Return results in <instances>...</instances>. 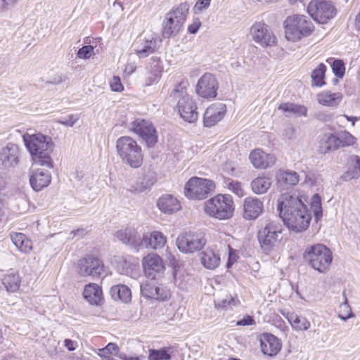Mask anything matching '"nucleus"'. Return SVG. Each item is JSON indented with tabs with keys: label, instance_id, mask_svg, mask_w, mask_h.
<instances>
[{
	"label": "nucleus",
	"instance_id": "obj_7",
	"mask_svg": "<svg viewBox=\"0 0 360 360\" xmlns=\"http://www.w3.org/2000/svg\"><path fill=\"white\" fill-rule=\"evenodd\" d=\"M187 81H181L176 84L171 93V96L178 99L177 110L180 116L189 123H193L198 120L197 107L193 98L188 94Z\"/></svg>",
	"mask_w": 360,
	"mask_h": 360
},
{
	"label": "nucleus",
	"instance_id": "obj_20",
	"mask_svg": "<svg viewBox=\"0 0 360 360\" xmlns=\"http://www.w3.org/2000/svg\"><path fill=\"white\" fill-rule=\"evenodd\" d=\"M51 182V173L45 169L32 168L30 171V184L35 191H40Z\"/></svg>",
	"mask_w": 360,
	"mask_h": 360
},
{
	"label": "nucleus",
	"instance_id": "obj_26",
	"mask_svg": "<svg viewBox=\"0 0 360 360\" xmlns=\"http://www.w3.org/2000/svg\"><path fill=\"white\" fill-rule=\"evenodd\" d=\"M260 344L262 352L265 355L274 356L281 350L280 340L271 333H264L261 336Z\"/></svg>",
	"mask_w": 360,
	"mask_h": 360
},
{
	"label": "nucleus",
	"instance_id": "obj_48",
	"mask_svg": "<svg viewBox=\"0 0 360 360\" xmlns=\"http://www.w3.org/2000/svg\"><path fill=\"white\" fill-rule=\"evenodd\" d=\"M343 296L345 297V301L340 305L338 317L342 321H347V319L352 318L354 316V314L352 312L351 307L348 304L347 299L345 296V292H343Z\"/></svg>",
	"mask_w": 360,
	"mask_h": 360
},
{
	"label": "nucleus",
	"instance_id": "obj_11",
	"mask_svg": "<svg viewBox=\"0 0 360 360\" xmlns=\"http://www.w3.org/2000/svg\"><path fill=\"white\" fill-rule=\"evenodd\" d=\"M307 12L314 21L326 24L335 16L337 10L330 1L312 0L308 4Z\"/></svg>",
	"mask_w": 360,
	"mask_h": 360
},
{
	"label": "nucleus",
	"instance_id": "obj_2",
	"mask_svg": "<svg viewBox=\"0 0 360 360\" xmlns=\"http://www.w3.org/2000/svg\"><path fill=\"white\" fill-rule=\"evenodd\" d=\"M22 139L27 150L36 164L49 168L53 167L51 153L53 150L54 145L50 136L41 133L25 134Z\"/></svg>",
	"mask_w": 360,
	"mask_h": 360
},
{
	"label": "nucleus",
	"instance_id": "obj_35",
	"mask_svg": "<svg viewBox=\"0 0 360 360\" xmlns=\"http://www.w3.org/2000/svg\"><path fill=\"white\" fill-rule=\"evenodd\" d=\"M360 176V158L357 155H352L348 161V169L343 174L342 179L349 181L358 179Z\"/></svg>",
	"mask_w": 360,
	"mask_h": 360
},
{
	"label": "nucleus",
	"instance_id": "obj_16",
	"mask_svg": "<svg viewBox=\"0 0 360 360\" xmlns=\"http://www.w3.org/2000/svg\"><path fill=\"white\" fill-rule=\"evenodd\" d=\"M115 238L122 243L139 252L143 249V234H140L135 229L127 228L115 232Z\"/></svg>",
	"mask_w": 360,
	"mask_h": 360
},
{
	"label": "nucleus",
	"instance_id": "obj_34",
	"mask_svg": "<svg viewBox=\"0 0 360 360\" xmlns=\"http://www.w3.org/2000/svg\"><path fill=\"white\" fill-rule=\"evenodd\" d=\"M278 110L282 111L286 117L307 116V112L305 106L293 103H283L278 105Z\"/></svg>",
	"mask_w": 360,
	"mask_h": 360
},
{
	"label": "nucleus",
	"instance_id": "obj_10",
	"mask_svg": "<svg viewBox=\"0 0 360 360\" xmlns=\"http://www.w3.org/2000/svg\"><path fill=\"white\" fill-rule=\"evenodd\" d=\"M215 189L213 181L193 176L185 185V196L190 200H200L207 197L208 194Z\"/></svg>",
	"mask_w": 360,
	"mask_h": 360
},
{
	"label": "nucleus",
	"instance_id": "obj_33",
	"mask_svg": "<svg viewBox=\"0 0 360 360\" xmlns=\"http://www.w3.org/2000/svg\"><path fill=\"white\" fill-rule=\"evenodd\" d=\"M10 236L13 243L21 252L27 254L32 250V243L25 234L12 233Z\"/></svg>",
	"mask_w": 360,
	"mask_h": 360
},
{
	"label": "nucleus",
	"instance_id": "obj_45",
	"mask_svg": "<svg viewBox=\"0 0 360 360\" xmlns=\"http://www.w3.org/2000/svg\"><path fill=\"white\" fill-rule=\"evenodd\" d=\"M226 187L229 191L234 193L239 198L245 195V189L240 182L233 179H227L225 182Z\"/></svg>",
	"mask_w": 360,
	"mask_h": 360
},
{
	"label": "nucleus",
	"instance_id": "obj_22",
	"mask_svg": "<svg viewBox=\"0 0 360 360\" xmlns=\"http://www.w3.org/2000/svg\"><path fill=\"white\" fill-rule=\"evenodd\" d=\"M264 211V202L260 199L249 196L243 201V217L253 220L259 217Z\"/></svg>",
	"mask_w": 360,
	"mask_h": 360
},
{
	"label": "nucleus",
	"instance_id": "obj_27",
	"mask_svg": "<svg viewBox=\"0 0 360 360\" xmlns=\"http://www.w3.org/2000/svg\"><path fill=\"white\" fill-rule=\"evenodd\" d=\"M157 205L165 214H172L181 209V205L178 199L169 194L162 195L158 199Z\"/></svg>",
	"mask_w": 360,
	"mask_h": 360
},
{
	"label": "nucleus",
	"instance_id": "obj_51",
	"mask_svg": "<svg viewBox=\"0 0 360 360\" xmlns=\"http://www.w3.org/2000/svg\"><path fill=\"white\" fill-rule=\"evenodd\" d=\"M79 120L78 115H69L65 117L57 120V122L66 127H72Z\"/></svg>",
	"mask_w": 360,
	"mask_h": 360
},
{
	"label": "nucleus",
	"instance_id": "obj_14",
	"mask_svg": "<svg viewBox=\"0 0 360 360\" xmlns=\"http://www.w3.org/2000/svg\"><path fill=\"white\" fill-rule=\"evenodd\" d=\"M130 129L141 137L149 147L158 141L156 131L148 120L136 119L131 122Z\"/></svg>",
	"mask_w": 360,
	"mask_h": 360
},
{
	"label": "nucleus",
	"instance_id": "obj_25",
	"mask_svg": "<svg viewBox=\"0 0 360 360\" xmlns=\"http://www.w3.org/2000/svg\"><path fill=\"white\" fill-rule=\"evenodd\" d=\"M167 243V237L160 231H154L143 233V248L160 250Z\"/></svg>",
	"mask_w": 360,
	"mask_h": 360
},
{
	"label": "nucleus",
	"instance_id": "obj_1",
	"mask_svg": "<svg viewBox=\"0 0 360 360\" xmlns=\"http://www.w3.org/2000/svg\"><path fill=\"white\" fill-rule=\"evenodd\" d=\"M277 210L289 230L300 233L309 226L311 214L302 200L295 193L281 194L277 200Z\"/></svg>",
	"mask_w": 360,
	"mask_h": 360
},
{
	"label": "nucleus",
	"instance_id": "obj_21",
	"mask_svg": "<svg viewBox=\"0 0 360 360\" xmlns=\"http://www.w3.org/2000/svg\"><path fill=\"white\" fill-rule=\"evenodd\" d=\"M249 160L255 168L261 169L271 167L276 162V158L274 155L266 153L259 148L255 149L250 153Z\"/></svg>",
	"mask_w": 360,
	"mask_h": 360
},
{
	"label": "nucleus",
	"instance_id": "obj_38",
	"mask_svg": "<svg viewBox=\"0 0 360 360\" xmlns=\"http://www.w3.org/2000/svg\"><path fill=\"white\" fill-rule=\"evenodd\" d=\"M318 102L323 105L335 107L342 101V96L339 93L323 91L317 95Z\"/></svg>",
	"mask_w": 360,
	"mask_h": 360
},
{
	"label": "nucleus",
	"instance_id": "obj_17",
	"mask_svg": "<svg viewBox=\"0 0 360 360\" xmlns=\"http://www.w3.org/2000/svg\"><path fill=\"white\" fill-rule=\"evenodd\" d=\"M217 89L218 84L214 77L212 74L206 73L199 79L196 93L202 98H214Z\"/></svg>",
	"mask_w": 360,
	"mask_h": 360
},
{
	"label": "nucleus",
	"instance_id": "obj_5",
	"mask_svg": "<svg viewBox=\"0 0 360 360\" xmlns=\"http://www.w3.org/2000/svg\"><path fill=\"white\" fill-rule=\"evenodd\" d=\"M303 258L312 269L321 274H326L330 269L333 254L326 245L317 243L305 248Z\"/></svg>",
	"mask_w": 360,
	"mask_h": 360
},
{
	"label": "nucleus",
	"instance_id": "obj_12",
	"mask_svg": "<svg viewBox=\"0 0 360 360\" xmlns=\"http://www.w3.org/2000/svg\"><path fill=\"white\" fill-rule=\"evenodd\" d=\"M176 244L181 252L193 253L205 245L206 239L200 232L183 233L177 237Z\"/></svg>",
	"mask_w": 360,
	"mask_h": 360
},
{
	"label": "nucleus",
	"instance_id": "obj_24",
	"mask_svg": "<svg viewBox=\"0 0 360 360\" xmlns=\"http://www.w3.org/2000/svg\"><path fill=\"white\" fill-rule=\"evenodd\" d=\"M226 112L225 104L219 103L211 105L204 114V124L205 127H212L221 120Z\"/></svg>",
	"mask_w": 360,
	"mask_h": 360
},
{
	"label": "nucleus",
	"instance_id": "obj_30",
	"mask_svg": "<svg viewBox=\"0 0 360 360\" xmlns=\"http://www.w3.org/2000/svg\"><path fill=\"white\" fill-rule=\"evenodd\" d=\"M272 182V178L269 176L264 174L258 176L250 183L252 191L257 195L264 194L271 188Z\"/></svg>",
	"mask_w": 360,
	"mask_h": 360
},
{
	"label": "nucleus",
	"instance_id": "obj_15",
	"mask_svg": "<svg viewBox=\"0 0 360 360\" xmlns=\"http://www.w3.org/2000/svg\"><path fill=\"white\" fill-rule=\"evenodd\" d=\"M141 294L146 297L158 300H167L171 296L169 289L154 281H146L141 285Z\"/></svg>",
	"mask_w": 360,
	"mask_h": 360
},
{
	"label": "nucleus",
	"instance_id": "obj_31",
	"mask_svg": "<svg viewBox=\"0 0 360 360\" xmlns=\"http://www.w3.org/2000/svg\"><path fill=\"white\" fill-rule=\"evenodd\" d=\"M137 43L135 49V53L139 58H143L153 53L156 49V39L152 35L146 38L145 40L140 44Z\"/></svg>",
	"mask_w": 360,
	"mask_h": 360
},
{
	"label": "nucleus",
	"instance_id": "obj_43",
	"mask_svg": "<svg viewBox=\"0 0 360 360\" xmlns=\"http://www.w3.org/2000/svg\"><path fill=\"white\" fill-rule=\"evenodd\" d=\"M174 353V348L163 347L160 349H150L148 360H170Z\"/></svg>",
	"mask_w": 360,
	"mask_h": 360
},
{
	"label": "nucleus",
	"instance_id": "obj_50",
	"mask_svg": "<svg viewBox=\"0 0 360 360\" xmlns=\"http://www.w3.org/2000/svg\"><path fill=\"white\" fill-rule=\"evenodd\" d=\"M94 53V47L91 45L84 46L80 48L77 56L80 59H89Z\"/></svg>",
	"mask_w": 360,
	"mask_h": 360
},
{
	"label": "nucleus",
	"instance_id": "obj_53",
	"mask_svg": "<svg viewBox=\"0 0 360 360\" xmlns=\"http://www.w3.org/2000/svg\"><path fill=\"white\" fill-rule=\"evenodd\" d=\"M110 89L113 91L120 92L124 89L123 85L121 83L120 78L117 76H114L110 80Z\"/></svg>",
	"mask_w": 360,
	"mask_h": 360
},
{
	"label": "nucleus",
	"instance_id": "obj_6",
	"mask_svg": "<svg viewBox=\"0 0 360 360\" xmlns=\"http://www.w3.org/2000/svg\"><path fill=\"white\" fill-rule=\"evenodd\" d=\"M203 210L210 217L226 220L233 215L234 202L230 195L217 194L204 202Z\"/></svg>",
	"mask_w": 360,
	"mask_h": 360
},
{
	"label": "nucleus",
	"instance_id": "obj_60",
	"mask_svg": "<svg viewBox=\"0 0 360 360\" xmlns=\"http://www.w3.org/2000/svg\"><path fill=\"white\" fill-rule=\"evenodd\" d=\"M64 344L69 351H73L76 348V342L70 339H65Z\"/></svg>",
	"mask_w": 360,
	"mask_h": 360
},
{
	"label": "nucleus",
	"instance_id": "obj_46",
	"mask_svg": "<svg viewBox=\"0 0 360 360\" xmlns=\"http://www.w3.org/2000/svg\"><path fill=\"white\" fill-rule=\"evenodd\" d=\"M338 139L339 148L352 146L356 142V138L347 131H342L336 134Z\"/></svg>",
	"mask_w": 360,
	"mask_h": 360
},
{
	"label": "nucleus",
	"instance_id": "obj_23",
	"mask_svg": "<svg viewBox=\"0 0 360 360\" xmlns=\"http://www.w3.org/2000/svg\"><path fill=\"white\" fill-rule=\"evenodd\" d=\"M142 266L145 274L152 279L155 278L156 273H161L165 270L162 259L154 253L148 254L142 260Z\"/></svg>",
	"mask_w": 360,
	"mask_h": 360
},
{
	"label": "nucleus",
	"instance_id": "obj_44",
	"mask_svg": "<svg viewBox=\"0 0 360 360\" xmlns=\"http://www.w3.org/2000/svg\"><path fill=\"white\" fill-rule=\"evenodd\" d=\"M326 71V66L320 63L316 68L311 72V83L312 86H322L325 84L324 77Z\"/></svg>",
	"mask_w": 360,
	"mask_h": 360
},
{
	"label": "nucleus",
	"instance_id": "obj_41",
	"mask_svg": "<svg viewBox=\"0 0 360 360\" xmlns=\"http://www.w3.org/2000/svg\"><path fill=\"white\" fill-rule=\"evenodd\" d=\"M288 320L290 322L292 328L297 331L307 330L311 326L310 322L304 316L291 314L288 316Z\"/></svg>",
	"mask_w": 360,
	"mask_h": 360
},
{
	"label": "nucleus",
	"instance_id": "obj_59",
	"mask_svg": "<svg viewBox=\"0 0 360 360\" xmlns=\"http://www.w3.org/2000/svg\"><path fill=\"white\" fill-rule=\"evenodd\" d=\"M224 171L229 174L234 175L236 168L231 162H226L224 167Z\"/></svg>",
	"mask_w": 360,
	"mask_h": 360
},
{
	"label": "nucleus",
	"instance_id": "obj_29",
	"mask_svg": "<svg viewBox=\"0 0 360 360\" xmlns=\"http://www.w3.org/2000/svg\"><path fill=\"white\" fill-rule=\"evenodd\" d=\"M148 76L146 79L147 85L157 82L161 77L163 68L160 58H152L147 68Z\"/></svg>",
	"mask_w": 360,
	"mask_h": 360
},
{
	"label": "nucleus",
	"instance_id": "obj_40",
	"mask_svg": "<svg viewBox=\"0 0 360 360\" xmlns=\"http://www.w3.org/2000/svg\"><path fill=\"white\" fill-rule=\"evenodd\" d=\"M276 178L277 181L290 186H295L300 181L299 175L294 171H285L280 169L276 172Z\"/></svg>",
	"mask_w": 360,
	"mask_h": 360
},
{
	"label": "nucleus",
	"instance_id": "obj_52",
	"mask_svg": "<svg viewBox=\"0 0 360 360\" xmlns=\"http://www.w3.org/2000/svg\"><path fill=\"white\" fill-rule=\"evenodd\" d=\"M211 0H198L193 6L195 13H201L203 11L207 9L210 6Z\"/></svg>",
	"mask_w": 360,
	"mask_h": 360
},
{
	"label": "nucleus",
	"instance_id": "obj_28",
	"mask_svg": "<svg viewBox=\"0 0 360 360\" xmlns=\"http://www.w3.org/2000/svg\"><path fill=\"white\" fill-rule=\"evenodd\" d=\"M84 297L93 305H100L103 302L101 288L96 283L86 285L83 292Z\"/></svg>",
	"mask_w": 360,
	"mask_h": 360
},
{
	"label": "nucleus",
	"instance_id": "obj_39",
	"mask_svg": "<svg viewBox=\"0 0 360 360\" xmlns=\"http://www.w3.org/2000/svg\"><path fill=\"white\" fill-rule=\"evenodd\" d=\"M2 282L7 291L13 292L19 289L20 278L16 272L11 270L4 275Z\"/></svg>",
	"mask_w": 360,
	"mask_h": 360
},
{
	"label": "nucleus",
	"instance_id": "obj_64",
	"mask_svg": "<svg viewBox=\"0 0 360 360\" xmlns=\"http://www.w3.org/2000/svg\"><path fill=\"white\" fill-rule=\"evenodd\" d=\"M166 257L170 262L175 260L174 256L170 252L167 251V250H166Z\"/></svg>",
	"mask_w": 360,
	"mask_h": 360
},
{
	"label": "nucleus",
	"instance_id": "obj_47",
	"mask_svg": "<svg viewBox=\"0 0 360 360\" xmlns=\"http://www.w3.org/2000/svg\"><path fill=\"white\" fill-rule=\"evenodd\" d=\"M310 207L314 212L316 220L318 221L322 217L323 215L321 199L319 194H314L311 197Z\"/></svg>",
	"mask_w": 360,
	"mask_h": 360
},
{
	"label": "nucleus",
	"instance_id": "obj_36",
	"mask_svg": "<svg viewBox=\"0 0 360 360\" xmlns=\"http://www.w3.org/2000/svg\"><path fill=\"white\" fill-rule=\"evenodd\" d=\"M200 261L205 268L214 269L219 265L220 257L212 249H206L201 253Z\"/></svg>",
	"mask_w": 360,
	"mask_h": 360
},
{
	"label": "nucleus",
	"instance_id": "obj_3",
	"mask_svg": "<svg viewBox=\"0 0 360 360\" xmlns=\"http://www.w3.org/2000/svg\"><path fill=\"white\" fill-rule=\"evenodd\" d=\"M283 27L285 39L293 42L309 37L315 29L309 17L300 14L288 16L283 22Z\"/></svg>",
	"mask_w": 360,
	"mask_h": 360
},
{
	"label": "nucleus",
	"instance_id": "obj_13",
	"mask_svg": "<svg viewBox=\"0 0 360 360\" xmlns=\"http://www.w3.org/2000/svg\"><path fill=\"white\" fill-rule=\"evenodd\" d=\"M251 39L262 47L274 46L277 39L268 25L263 21L255 22L250 28Z\"/></svg>",
	"mask_w": 360,
	"mask_h": 360
},
{
	"label": "nucleus",
	"instance_id": "obj_61",
	"mask_svg": "<svg viewBox=\"0 0 360 360\" xmlns=\"http://www.w3.org/2000/svg\"><path fill=\"white\" fill-rule=\"evenodd\" d=\"M122 262L124 263V266L122 273V274H128V269L131 268V265L133 263H131L130 262H127L125 258L120 259V262Z\"/></svg>",
	"mask_w": 360,
	"mask_h": 360
},
{
	"label": "nucleus",
	"instance_id": "obj_63",
	"mask_svg": "<svg viewBox=\"0 0 360 360\" xmlns=\"http://www.w3.org/2000/svg\"><path fill=\"white\" fill-rule=\"evenodd\" d=\"M294 135H295V129L293 128H289L286 131V136H288L289 139L293 138Z\"/></svg>",
	"mask_w": 360,
	"mask_h": 360
},
{
	"label": "nucleus",
	"instance_id": "obj_19",
	"mask_svg": "<svg viewBox=\"0 0 360 360\" xmlns=\"http://www.w3.org/2000/svg\"><path fill=\"white\" fill-rule=\"evenodd\" d=\"M20 150L17 145L8 143L0 150V167L11 168L19 163Z\"/></svg>",
	"mask_w": 360,
	"mask_h": 360
},
{
	"label": "nucleus",
	"instance_id": "obj_62",
	"mask_svg": "<svg viewBox=\"0 0 360 360\" xmlns=\"http://www.w3.org/2000/svg\"><path fill=\"white\" fill-rule=\"evenodd\" d=\"M120 359L122 360H143L144 356L142 355L137 356H128L125 354H123L120 355Z\"/></svg>",
	"mask_w": 360,
	"mask_h": 360
},
{
	"label": "nucleus",
	"instance_id": "obj_56",
	"mask_svg": "<svg viewBox=\"0 0 360 360\" xmlns=\"http://www.w3.org/2000/svg\"><path fill=\"white\" fill-rule=\"evenodd\" d=\"M255 323V321L254 319L249 315H246L243 319L238 320L236 322V326H252Z\"/></svg>",
	"mask_w": 360,
	"mask_h": 360
},
{
	"label": "nucleus",
	"instance_id": "obj_57",
	"mask_svg": "<svg viewBox=\"0 0 360 360\" xmlns=\"http://www.w3.org/2000/svg\"><path fill=\"white\" fill-rule=\"evenodd\" d=\"M201 26V22L199 18L193 19L191 24H190L188 27V31L191 34H195L198 31L200 27Z\"/></svg>",
	"mask_w": 360,
	"mask_h": 360
},
{
	"label": "nucleus",
	"instance_id": "obj_42",
	"mask_svg": "<svg viewBox=\"0 0 360 360\" xmlns=\"http://www.w3.org/2000/svg\"><path fill=\"white\" fill-rule=\"evenodd\" d=\"M239 302L236 296L231 295H225L220 297H217L214 300V306L218 309L226 310L232 309L233 307L238 304Z\"/></svg>",
	"mask_w": 360,
	"mask_h": 360
},
{
	"label": "nucleus",
	"instance_id": "obj_54",
	"mask_svg": "<svg viewBox=\"0 0 360 360\" xmlns=\"http://www.w3.org/2000/svg\"><path fill=\"white\" fill-rule=\"evenodd\" d=\"M119 347L116 344L109 343L105 347L99 350L98 354H104L105 356H109L108 354H115L118 352Z\"/></svg>",
	"mask_w": 360,
	"mask_h": 360
},
{
	"label": "nucleus",
	"instance_id": "obj_32",
	"mask_svg": "<svg viewBox=\"0 0 360 360\" xmlns=\"http://www.w3.org/2000/svg\"><path fill=\"white\" fill-rule=\"evenodd\" d=\"M112 298L115 301L123 303H129L131 300V292L130 288L125 285H115L110 291Z\"/></svg>",
	"mask_w": 360,
	"mask_h": 360
},
{
	"label": "nucleus",
	"instance_id": "obj_4",
	"mask_svg": "<svg viewBox=\"0 0 360 360\" xmlns=\"http://www.w3.org/2000/svg\"><path fill=\"white\" fill-rule=\"evenodd\" d=\"M116 151L122 163L131 168H139L143 164V155L141 147L136 140L123 136L116 141Z\"/></svg>",
	"mask_w": 360,
	"mask_h": 360
},
{
	"label": "nucleus",
	"instance_id": "obj_49",
	"mask_svg": "<svg viewBox=\"0 0 360 360\" xmlns=\"http://www.w3.org/2000/svg\"><path fill=\"white\" fill-rule=\"evenodd\" d=\"M332 69L336 77L341 78L344 76L345 68L342 60H335L332 65Z\"/></svg>",
	"mask_w": 360,
	"mask_h": 360
},
{
	"label": "nucleus",
	"instance_id": "obj_58",
	"mask_svg": "<svg viewBox=\"0 0 360 360\" xmlns=\"http://www.w3.org/2000/svg\"><path fill=\"white\" fill-rule=\"evenodd\" d=\"M146 187L145 186H143V184L136 185V186L131 185L129 188V191L133 193H140L144 192L146 191Z\"/></svg>",
	"mask_w": 360,
	"mask_h": 360
},
{
	"label": "nucleus",
	"instance_id": "obj_9",
	"mask_svg": "<svg viewBox=\"0 0 360 360\" xmlns=\"http://www.w3.org/2000/svg\"><path fill=\"white\" fill-rule=\"evenodd\" d=\"M283 226L278 222L271 221L258 232V240L262 249L269 253L278 247L282 240Z\"/></svg>",
	"mask_w": 360,
	"mask_h": 360
},
{
	"label": "nucleus",
	"instance_id": "obj_8",
	"mask_svg": "<svg viewBox=\"0 0 360 360\" xmlns=\"http://www.w3.org/2000/svg\"><path fill=\"white\" fill-rule=\"evenodd\" d=\"M189 8L188 4L182 3L166 14L162 23L163 37H174L181 31L188 14Z\"/></svg>",
	"mask_w": 360,
	"mask_h": 360
},
{
	"label": "nucleus",
	"instance_id": "obj_37",
	"mask_svg": "<svg viewBox=\"0 0 360 360\" xmlns=\"http://www.w3.org/2000/svg\"><path fill=\"white\" fill-rule=\"evenodd\" d=\"M337 135L334 134H324L320 141L319 150L321 153L326 154L331 150H338L339 148Z\"/></svg>",
	"mask_w": 360,
	"mask_h": 360
},
{
	"label": "nucleus",
	"instance_id": "obj_55",
	"mask_svg": "<svg viewBox=\"0 0 360 360\" xmlns=\"http://www.w3.org/2000/svg\"><path fill=\"white\" fill-rule=\"evenodd\" d=\"M18 0H0V12H4L14 6Z\"/></svg>",
	"mask_w": 360,
	"mask_h": 360
},
{
	"label": "nucleus",
	"instance_id": "obj_18",
	"mask_svg": "<svg viewBox=\"0 0 360 360\" xmlns=\"http://www.w3.org/2000/svg\"><path fill=\"white\" fill-rule=\"evenodd\" d=\"M78 268V272L82 276H96L101 274L103 265L99 259L88 256L79 261Z\"/></svg>",
	"mask_w": 360,
	"mask_h": 360
}]
</instances>
